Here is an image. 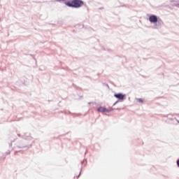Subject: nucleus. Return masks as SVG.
Masks as SVG:
<instances>
[{"label": "nucleus", "instance_id": "nucleus-1", "mask_svg": "<svg viewBox=\"0 0 179 179\" xmlns=\"http://www.w3.org/2000/svg\"><path fill=\"white\" fill-rule=\"evenodd\" d=\"M67 6L70 8H80L83 6V1L81 0H73L65 3Z\"/></svg>", "mask_w": 179, "mask_h": 179}, {"label": "nucleus", "instance_id": "nucleus-2", "mask_svg": "<svg viewBox=\"0 0 179 179\" xmlns=\"http://www.w3.org/2000/svg\"><path fill=\"white\" fill-rule=\"evenodd\" d=\"M114 97H115L118 100H120V101H123L124 100H125V97H127V95L122 93H118V94H115Z\"/></svg>", "mask_w": 179, "mask_h": 179}, {"label": "nucleus", "instance_id": "nucleus-3", "mask_svg": "<svg viewBox=\"0 0 179 179\" xmlns=\"http://www.w3.org/2000/svg\"><path fill=\"white\" fill-rule=\"evenodd\" d=\"M97 111H99V113H111L113 109H107L103 106H100L97 108Z\"/></svg>", "mask_w": 179, "mask_h": 179}, {"label": "nucleus", "instance_id": "nucleus-4", "mask_svg": "<svg viewBox=\"0 0 179 179\" xmlns=\"http://www.w3.org/2000/svg\"><path fill=\"white\" fill-rule=\"evenodd\" d=\"M149 21L150 22V23H157V16L151 15L149 17Z\"/></svg>", "mask_w": 179, "mask_h": 179}, {"label": "nucleus", "instance_id": "nucleus-5", "mask_svg": "<svg viewBox=\"0 0 179 179\" xmlns=\"http://www.w3.org/2000/svg\"><path fill=\"white\" fill-rule=\"evenodd\" d=\"M137 101H138V103H143V99H138Z\"/></svg>", "mask_w": 179, "mask_h": 179}, {"label": "nucleus", "instance_id": "nucleus-6", "mask_svg": "<svg viewBox=\"0 0 179 179\" xmlns=\"http://www.w3.org/2000/svg\"><path fill=\"white\" fill-rule=\"evenodd\" d=\"M177 166H178V167H179V159L177 161Z\"/></svg>", "mask_w": 179, "mask_h": 179}, {"label": "nucleus", "instance_id": "nucleus-7", "mask_svg": "<svg viewBox=\"0 0 179 179\" xmlns=\"http://www.w3.org/2000/svg\"><path fill=\"white\" fill-rule=\"evenodd\" d=\"M59 1H65V0H59Z\"/></svg>", "mask_w": 179, "mask_h": 179}]
</instances>
